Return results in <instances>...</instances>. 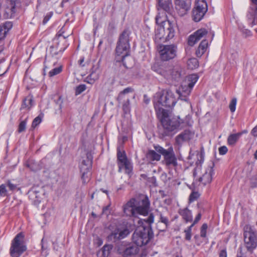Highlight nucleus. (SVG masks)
<instances>
[{
    "label": "nucleus",
    "mask_w": 257,
    "mask_h": 257,
    "mask_svg": "<svg viewBox=\"0 0 257 257\" xmlns=\"http://www.w3.org/2000/svg\"><path fill=\"white\" fill-rule=\"evenodd\" d=\"M219 257H227V252L226 249L220 250L219 252Z\"/></svg>",
    "instance_id": "obj_59"
},
{
    "label": "nucleus",
    "mask_w": 257,
    "mask_h": 257,
    "mask_svg": "<svg viewBox=\"0 0 257 257\" xmlns=\"http://www.w3.org/2000/svg\"><path fill=\"white\" fill-rule=\"evenodd\" d=\"M236 103L237 99L236 98H233L231 99L229 105V107L231 112H233L235 111L236 109Z\"/></svg>",
    "instance_id": "obj_42"
},
{
    "label": "nucleus",
    "mask_w": 257,
    "mask_h": 257,
    "mask_svg": "<svg viewBox=\"0 0 257 257\" xmlns=\"http://www.w3.org/2000/svg\"><path fill=\"white\" fill-rule=\"evenodd\" d=\"M175 8L180 16H183L190 9L191 0H175Z\"/></svg>",
    "instance_id": "obj_14"
},
{
    "label": "nucleus",
    "mask_w": 257,
    "mask_h": 257,
    "mask_svg": "<svg viewBox=\"0 0 257 257\" xmlns=\"http://www.w3.org/2000/svg\"><path fill=\"white\" fill-rule=\"evenodd\" d=\"M154 216L150 213L146 219H140L138 221L137 228L132 235L134 243L139 246L147 244L154 236L151 224L154 222Z\"/></svg>",
    "instance_id": "obj_1"
},
{
    "label": "nucleus",
    "mask_w": 257,
    "mask_h": 257,
    "mask_svg": "<svg viewBox=\"0 0 257 257\" xmlns=\"http://www.w3.org/2000/svg\"><path fill=\"white\" fill-rule=\"evenodd\" d=\"M117 160L119 172H121L122 169L124 168L126 174H130L132 173L133 167L124 152H121L120 150L117 149Z\"/></svg>",
    "instance_id": "obj_12"
},
{
    "label": "nucleus",
    "mask_w": 257,
    "mask_h": 257,
    "mask_svg": "<svg viewBox=\"0 0 257 257\" xmlns=\"http://www.w3.org/2000/svg\"><path fill=\"white\" fill-rule=\"evenodd\" d=\"M254 5L252 6L248 13L247 17L251 21L253 25H257V0H251Z\"/></svg>",
    "instance_id": "obj_20"
},
{
    "label": "nucleus",
    "mask_w": 257,
    "mask_h": 257,
    "mask_svg": "<svg viewBox=\"0 0 257 257\" xmlns=\"http://www.w3.org/2000/svg\"><path fill=\"white\" fill-rule=\"evenodd\" d=\"M194 135V133L190 130H185L176 137L175 142L178 145H181L184 142L189 141L192 139Z\"/></svg>",
    "instance_id": "obj_19"
},
{
    "label": "nucleus",
    "mask_w": 257,
    "mask_h": 257,
    "mask_svg": "<svg viewBox=\"0 0 257 257\" xmlns=\"http://www.w3.org/2000/svg\"><path fill=\"white\" fill-rule=\"evenodd\" d=\"M6 184L9 187V190L12 191L15 190L17 188V185L13 184L10 180H8Z\"/></svg>",
    "instance_id": "obj_49"
},
{
    "label": "nucleus",
    "mask_w": 257,
    "mask_h": 257,
    "mask_svg": "<svg viewBox=\"0 0 257 257\" xmlns=\"http://www.w3.org/2000/svg\"><path fill=\"white\" fill-rule=\"evenodd\" d=\"M27 121V118H26L25 120L21 121V122L20 123V124L19 125V127H18V130L19 133H22V132L25 131V130L26 129V127Z\"/></svg>",
    "instance_id": "obj_41"
},
{
    "label": "nucleus",
    "mask_w": 257,
    "mask_h": 257,
    "mask_svg": "<svg viewBox=\"0 0 257 257\" xmlns=\"http://www.w3.org/2000/svg\"><path fill=\"white\" fill-rule=\"evenodd\" d=\"M159 51L161 59L168 61L176 56L177 47L175 45H160Z\"/></svg>",
    "instance_id": "obj_13"
},
{
    "label": "nucleus",
    "mask_w": 257,
    "mask_h": 257,
    "mask_svg": "<svg viewBox=\"0 0 257 257\" xmlns=\"http://www.w3.org/2000/svg\"><path fill=\"white\" fill-rule=\"evenodd\" d=\"M139 246L136 244H131L127 246L123 251L124 257H128L138 254L140 251Z\"/></svg>",
    "instance_id": "obj_22"
},
{
    "label": "nucleus",
    "mask_w": 257,
    "mask_h": 257,
    "mask_svg": "<svg viewBox=\"0 0 257 257\" xmlns=\"http://www.w3.org/2000/svg\"><path fill=\"white\" fill-rule=\"evenodd\" d=\"M194 33L199 41L202 38H205V39L208 40L210 39L211 41L214 35L213 33L212 34L211 33H208V31L205 28L198 29Z\"/></svg>",
    "instance_id": "obj_21"
},
{
    "label": "nucleus",
    "mask_w": 257,
    "mask_h": 257,
    "mask_svg": "<svg viewBox=\"0 0 257 257\" xmlns=\"http://www.w3.org/2000/svg\"><path fill=\"white\" fill-rule=\"evenodd\" d=\"M130 32L128 30L125 29L120 34L115 49L116 54L118 56H121L122 61L125 57L129 55L130 45L129 43V36Z\"/></svg>",
    "instance_id": "obj_5"
},
{
    "label": "nucleus",
    "mask_w": 257,
    "mask_h": 257,
    "mask_svg": "<svg viewBox=\"0 0 257 257\" xmlns=\"http://www.w3.org/2000/svg\"><path fill=\"white\" fill-rule=\"evenodd\" d=\"M195 224V223L193 222V223L186 229L192 232V228Z\"/></svg>",
    "instance_id": "obj_64"
},
{
    "label": "nucleus",
    "mask_w": 257,
    "mask_h": 257,
    "mask_svg": "<svg viewBox=\"0 0 257 257\" xmlns=\"http://www.w3.org/2000/svg\"><path fill=\"white\" fill-rule=\"evenodd\" d=\"M90 63V61L87 60L84 63V58L81 57L80 59L78 61V64L79 65L82 67H84L85 66H88Z\"/></svg>",
    "instance_id": "obj_51"
},
{
    "label": "nucleus",
    "mask_w": 257,
    "mask_h": 257,
    "mask_svg": "<svg viewBox=\"0 0 257 257\" xmlns=\"http://www.w3.org/2000/svg\"><path fill=\"white\" fill-rule=\"evenodd\" d=\"M86 89V86L85 84H80L77 86L75 89V95H77L81 94Z\"/></svg>",
    "instance_id": "obj_40"
},
{
    "label": "nucleus",
    "mask_w": 257,
    "mask_h": 257,
    "mask_svg": "<svg viewBox=\"0 0 257 257\" xmlns=\"http://www.w3.org/2000/svg\"><path fill=\"white\" fill-rule=\"evenodd\" d=\"M156 151L164 157L165 164L168 166L176 167L177 166V158L172 147L165 149L159 145L155 146Z\"/></svg>",
    "instance_id": "obj_10"
},
{
    "label": "nucleus",
    "mask_w": 257,
    "mask_h": 257,
    "mask_svg": "<svg viewBox=\"0 0 257 257\" xmlns=\"http://www.w3.org/2000/svg\"><path fill=\"white\" fill-rule=\"evenodd\" d=\"M92 160V158L91 154L87 153L86 155V159L83 160L80 165V170L82 174V178L84 180V176L89 172L91 168Z\"/></svg>",
    "instance_id": "obj_16"
},
{
    "label": "nucleus",
    "mask_w": 257,
    "mask_h": 257,
    "mask_svg": "<svg viewBox=\"0 0 257 257\" xmlns=\"http://www.w3.org/2000/svg\"><path fill=\"white\" fill-rule=\"evenodd\" d=\"M200 196L198 192H192L189 196V202H192L197 200Z\"/></svg>",
    "instance_id": "obj_47"
},
{
    "label": "nucleus",
    "mask_w": 257,
    "mask_h": 257,
    "mask_svg": "<svg viewBox=\"0 0 257 257\" xmlns=\"http://www.w3.org/2000/svg\"><path fill=\"white\" fill-rule=\"evenodd\" d=\"M52 62L53 66H55L56 64L57 63V60L55 58L52 57L51 60H48L47 58H46L45 62H44V66H45V69L47 68H49L51 66L50 62Z\"/></svg>",
    "instance_id": "obj_35"
},
{
    "label": "nucleus",
    "mask_w": 257,
    "mask_h": 257,
    "mask_svg": "<svg viewBox=\"0 0 257 257\" xmlns=\"http://www.w3.org/2000/svg\"><path fill=\"white\" fill-rule=\"evenodd\" d=\"M157 72L161 75L164 77L167 80L174 79L176 81H179L181 77V73L179 70L174 69L171 70H164L159 68L157 70Z\"/></svg>",
    "instance_id": "obj_15"
},
{
    "label": "nucleus",
    "mask_w": 257,
    "mask_h": 257,
    "mask_svg": "<svg viewBox=\"0 0 257 257\" xmlns=\"http://www.w3.org/2000/svg\"><path fill=\"white\" fill-rule=\"evenodd\" d=\"M175 35L174 25L170 21H164L156 30L155 40L157 42H165Z\"/></svg>",
    "instance_id": "obj_4"
},
{
    "label": "nucleus",
    "mask_w": 257,
    "mask_h": 257,
    "mask_svg": "<svg viewBox=\"0 0 257 257\" xmlns=\"http://www.w3.org/2000/svg\"><path fill=\"white\" fill-rule=\"evenodd\" d=\"M42 117L39 115L37 116L33 121L32 124V127L35 128L42 121Z\"/></svg>",
    "instance_id": "obj_43"
},
{
    "label": "nucleus",
    "mask_w": 257,
    "mask_h": 257,
    "mask_svg": "<svg viewBox=\"0 0 257 257\" xmlns=\"http://www.w3.org/2000/svg\"><path fill=\"white\" fill-rule=\"evenodd\" d=\"M17 0H7L4 17L5 19L11 18L16 13V3Z\"/></svg>",
    "instance_id": "obj_18"
},
{
    "label": "nucleus",
    "mask_w": 257,
    "mask_h": 257,
    "mask_svg": "<svg viewBox=\"0 0 257 257\" xmlns=\"http://www.w3.org/2000/svg\"><path fill=\"white\" fill-rule=\"evenodd\" d=\"M55 102L56 104L58 105L59 109L62 108V105L63 103V100L61 96H58L57 100H55Z\"/></svg>",
    "instance_id": "obj_54"
},
{
    "label": "nucleus",
    "mask_w": 257,
    "mask_h": 257,
    "mask_svg": "<svg viewBox=\"0 0 257 257\" xmlns=\"http://www.w3.org/2000/svg\"><path fill=\"white\" fill-rule=\"evenodd\" d=\"M131 109V103L129 99H127L122 105V109L126 113L130 112Z\"/></svg>",
    "instance_id": "obj_38"
},
{
    "label": "nucleus",
    "mask_w": 257,
    "mask_h": 257,
    "mask_svg": "<svg viewBox=\"0 0 257 257\" xmlns=\"http://www.w3.org/2000/svg\"><path fill=\"white\" fill-rule=\"evenodd\" d=\"M208 10L207 4L204 0H198L192 11L193 20L198 22L204 17Z\"/></svg>",
    "instance_id": "obj_11"
},
{
    "label": "nucleus",
    "mask_w": 257,
    "mask_h": 257,
    "mask_svg": "<svg viewBox=\"0 0 257 257\" xmlns=\"http://www.w3.org/2000/svg\"><path fill=\"white\" fill-rule=\"evenodd\" d=\"M158 97L157 102L154 103L155 107L156 105H157L160 108H162V106L171 108L173 107L176 103V99L174 94L170 90L164 91L162 94L159 93Z\"/></svg>",
    "instance_id": "obj_9"
},
{
    "label": "nucleus",
    "mask_w": 257,
    "mask_h": 257,
    "mask_svg": "<svg viewBox=\"0 0 257 257\" xmlns=\"http://www.w3.org/2000/svg\"><path fill=\"white\" fill-rule=\"evenodd\" d=\"M6 66L5 64V61L4 60H0V76L5 74L7 71Z\"/></svg>",
    "instance_id": "obj_45"
},
{
    "label": "nucleus",
    "mask_w": 257,
    "mask_h": 257,
    "mask_svg": "<svg viewBox=\"0 0 257 257\" xmlns=\"http://www.w3.org/2000/svg\"><path fill=\"white\" fill-rule=\"evenodd\" d=\"M155 110L163 128V136H168L182 129L184 122L179 116H169L168 111L157 105L155 106Z\"/></svg>",
    "instance_id": "obj_2"
},
{
    "label": "nucleus",
    "mask_w": 257,
    "mask_h": 257,
    "mask_svg": "<svg viewBox=\"0 0 257 257\" xmlns=\"http://www.w3.org/2000/svg\"><path fill=\"white\" fill-rule=\"evenodd\" d=\"M178 213L182 217L186 222H191L193 220L192 212L188 207L179 209Z\"/></svg>",
    "instance_id": "obj_24"
},
{
    "label": "nucleus",
    "mask_w": 257,
    "mask_h": 257,
    "mask_svg": "<svg viewBox=\"0 0 257 257\" xmlns=\"http://www.w3.org/2000/svg\"><path fill=\"white\" fill-rule=\"evenodd\" d=\"M208 46V40L204 39L200 43L196 51V55L198 57H201L206 52Z\"/></svg>",
    "instance_id": "obj_25"
},
{
    "label": "nucleus",
    "mask_w": 257,
    "mask_h": 257,
    "mask_svg": "<svg viewBox=\"0 0 257 257\" xmlns=\"http://www.w3.org/2000/svg\"><path fill=\"white\" fill-rule=\"evenodd\" d=\"M133 89L132 87H127L124 89L122 91L120 92L119 95L118 96V99H121L122 98V95L124 94L128 93L129 92H132L133 91Z\"/></svg>",
    "instance_id": "obj_48"
},
{
    "label": "nucleus",
    "mask_w": 257,
    "mask_h": 257,
    "mask_svg": "<svg viewBox=\"0 0 257 257\" xmlns=\"http://www.w3.org/2000/svg\"><path fill=\"white\" fill-rule=\"evenodd\" d=\"M6 184H3L0 185V196L5 197L8 196V190L6 188Z\"/></svg>",
    "instance_id": "obj_39"
},
{
    "label": "nucleus",
    "mask_w": 257,
    "mask_h": 257,
    "mask_svg": "<svg viewBox=\"0 0 257 257\" xmlns=\"http://www.w3.org/2000/svg\"><path fill=\"white\" fill-rule=\"evenodd\" d=\"M62 66H59L56 68H54L52 69L49 72V76L50 77H53L55 75H56L58 74H59L62 71Z\"/></svg>",
    "instance_id": "obj_34"
},
{
    "label": "nucleus",
    "mask_w": 257,
    "mask_h": 257,
    "mask_svg": "<svg viewBox=\"0 0 257 257\" xmlns=\"http://www.w3.org/2000/svg\"><path fill=\"white\" fill-rule=\"evenodd\" d=\"M239 29L244 37H247L251 35V32L246 29H245L243 27H239Z\"/></svg>",
    "instance_id": "obj_46"
},
{
    "label": "nucleus",
    "mask_w": 257,
    "mask_h": 257,
    "mask_svg": "<svg viewBox=\"0 0 257 257\" xmlns=\"http://www.w3.org/2000/svg\"><path fill=\"white\" fill-rule=\"evenodd\" d=\"M27 245L22 233H18L11 243L10 251L12 257H20L26 250Z\"/></svg>",
    "instance_id": "obj_7"
},
{
    "label": "nucleus",
    "mask_w": 257,
    "mask_h": 257,
    "mask_svg": "<svg viewBox=\"0 0 257 257\" xmlns=\"http://www.w3.org/2000/svg\"><path fill=\"white\" fill-rule=\"evenodd\" d=\"M119 68H120V70H121V73H124L125 69L127 68L126 65L124 63L120 64V65L119 66Z\"/></svg>",
    "instance_id": "obj_60"
},
{
    "label": "nucleus",
    "mask_w": 257,
    "mask_h": 257,
    "mask_svg": "<svg viewBox=\"0 0 257 257\" xmlns=\"http://www.w3.org/2000/svg\"><path fill=\"white\" fill-rule=\"evenodd\" d=\"M115 29V23L113 21H110L108 25V30L110 31L113 30Z\"/></svg>",
    "instance_id": "obj_57"
},
{
    "label": "nucleus",
    "mask_w": 257,
    "mask_h": 257,
    "mask_svg": "<svg viewBox=\"0 0 257 257\" xmlns=\"http://www.w3.org/2000/svg\"><path fill=\"white\" fill-rule=\"evenodd\" d=\"M130 233V231L127 228H125L123 230H120L119 228V235L120 239L124 238Z\"/></svg>",
    "instance_id": "obj_36"
},
{
    "label": "nucleus",
    "mask_w": 257,
    "mask_h": 257,
    "mask_svg": "<svg viewBox=\"0 0 257 257\" xmlns=\"http://www.w3.org/2000/svg\"><path fill=\"white\" fill-rule=\"evenodd\" d=\"M198 41H199L194 33L189 36L188 38V44L190 46H194Z\"/></svg>",
    "instance_id": "obj_33"
},
{
    "label": "nucleus",
    "mask_w": 257,
    "mask_h": 257,
    "mask_svg": "<svg viewBox=\"0 0 257 257\" xmlns=\"http://www.w3.org/2000/svg\"><path fill=\"white\" fill-rule=\"evenodd\" d=\"M112 248V246L111 245H104L101 249L102 256L103 257H108Z\"/></svg>",
    "instance_id": "obj_32"
},
{
    "label": "nucleus",
    "mask_w": 257,
    "mask_h": 257,
    "mask_svg": "<svg viewBox=\"0 0 257 257\" xmlns=\"http://www.w3.org/2000/svg\"><path fill=\"white\" fill-rule=\"evenodd\" d=\"M82 180H83V182L84 183H86L87 181L89 180V176H88V173L85 174L84 176V179L85 180L81 177Z\"/></svg>",
    "instance_id": "obj_63"
},
{
    "label": "nucleus",
    "mask_w": 257,
    "mask_h": 257,
    "mask_svg": "<svg viewBox=\"0 0 257 257\" xmlns=\"http://www.w3.org/2000/svg\"><path fill=\"white\" fill-rule=\"evenodd\" d=\"M208 225L206 223L202 224L200 229V236L202 237H205L206 236L207 229Z\"/></svg>",
    "instance_id": "obj_44"
},
{
    "label": "nucleus",
    "mask_w": 257,
    "mask_h": 257,
    "mask_svg": "<svg viewBox=\"0 0 257 257\" xmlns=\"http://www.w3.org/2000/svg\"><path fill=\"white\" fill-rule=\"evenodd\" d=\"M251 134L253 136L257 137V125L252 130Z\"/></svg>",
    "instance_id": "obj_62"
},
{
    "label": "nucleus",
    "mask_w": 257,
    "mask_h": 257,
    "mask_svg": "<svg viewBox=\"0 0 257 257\" xmlns=\"http://www.w3.org/2000/svg\"><path fill=\"white\" fill-rule=\"evenodd\" d=\"M198 79V77L196 74H192L189 76L187 80L184 81L179 89H177V92L181 99L186 100Z\"/></svg>",
    "instance_id": "obj_8"
},
{
    "label": "nucleus",
    "mask_w": 257,
    "mask_h": 257,
    "mask_svg": "<svg viewBox=\"0 0 257 257\" xmlns=\"http://www.w3.org/2000/svg\"><path fill=\"white\" fill-rule=\"evenodd\" d=\"M108 240L112 242H116L120 240L119 235V228H116L108 236Z\"/></svg>",
    "instance_id": "obj_29"
},
{
    "label": "nucleus",
    "mask_w": 257,
    "mask_h": 257,
    "mask_svg": "<svg viewBox=\"0 0 257 257\" xmlns=\"http://www.w3.org/2000/svg\"><path fill=\"white\" fill-rule=\"evenodd\" d=\"M187 65L191 69H196L199 66V62L196 58H192L188 60Z\"/></svg>",
    "instance_id": "obj_30"
},
{
    "label": "nucleus",
    "mask_w": 257,
    "mask_h": 257,
    "mask_svg": "<svg viewBox=\"0 0 257 257\" xmlns=\"http://www.w3.org/2000/svg\"><path fill=\"white\" fill-rule=\"evenodd\" d=\"M214 164L211 166H208L205 171L202 177H200L199 181L201 182L204 185L209 184L211 182L212 180V176L214 174L213 170Z\"/></svg>",
    "instance_id": "obj_17"
},
{
    "label": "nucleus",
    "mask_w": 257,
    "mask_h": 257,
    "mask_svg": "<svg viewBox=\"0 0 257 257\" xmlns=\"http://www.w3.org/2000/svg\"><path fill=\"white\" fill-rule=\"evenodd\" d=\"M52 16V14L50 13L49 14H47L44 18L43 21V24L44 25L46 24L48 21L50 20V18Z\"/></svg>",
    "instance_id": "obj_58"
},
{
    "label": "nucleus",
    "mask_w": 257,
    "mask_h": 257,
    "mask_svg": "<svg viewBox=\"0 0 257 257\" xmlns=\"http://www.w3.org/2000/svg\"><path fill=\"white\" fill-rule=\"evenodd\" d=\"M243 240L248 251L252 252L257 247V231L249 225L243 228Z\"/></svg>",
    "instance_id": "obj_6"
},
{
    "label": "nucleus",
    "mask_w": 257,
    "mask_h": 257,
    "mask_svg": "<svg viewBox=\"0 0 257 257\" xmlns=\"http://www.w3.org/2000/svg\"><path fill=\"white\" fill-rule=\"evenodd\" d=\"M184 232L185 233V239L187 240H189V241L190 240V239L191 238V236H192L191 232L185 229L184 230Z\"/></svg>",
    "instance_id": "obj_56"
},
{
    "label": "nucleus",
    "mask_w": 257,
    "mask_h": 257,
    "mask_svg": "<svg viewBox=\"0 0 257 257\" xmlns=\"http://www.w3.org/2000/svg\"><path fill=\"white\" fill-rule=\"evenodd\" d=\"M160 221L161 222L164 223L167 227L169 224V219L167 217L163 216L162 214L160 215Z\"/></svg>",
    "instance_id": "obj_53"
},
{
    "label": "nucleus",
    "mask_w": 257,
    "mask_h": 257,
    "mask_svg": "<svg viewBox=\"0 0 257 257\" xmlns=\"http://www.w3.org/2000/svg\"><path fill=\"white\" fill-rule=\"evenodd\" d=\"M33 99L31 97L28 96L23 100L21 109L27 108L30 109L32 105Z\"/></svg>",
    "instance_id": "obj_31"
},
{
    "label": "nucleus",
    "mask_w": 257,
    "mask_h": 257,
    "mask_svg": "<svg viewBox=\"0 0 257 257\" xmlns=\"http://www.w3.org/2000/svg\"><path fill=\"white\" fill-rule=\"evenodd\" d=\"M150 206V203L147 196L138 204H136V199L133 198L123 206V211L127 216H146L149 213Z\"/></svg>",
    "instance_id": "obj_3"
},
{
    "label": "nucleus",
    "mask_w": 257,
    "mask_h": 257,
    "mask_svg": "<svg viewBox=\"0 0 257 257\" xmlns=\"http://www.w3.org/2000/svg\"><path fill=\"white\" fill-rule=\"evenodd\" d=\"M228 149L226 146H222L219 148V153L220 155H225L227 152Z\"/></svg>",
    "instance_id": "obj_55"
},
{
    "label": "nucleus",
    "mask_w": 257,
    "mask_h": 257,
    "mask_svg": "<svg viewBox=\"0 0 257 257\" xmlns=\"http://www.w3.org/2000/svg\"><path fill=\"white\" fill-rule=\"evenodd\" d=\"M12 27V23L8 21L0 25V41L5 39Z\"/></svg>",
    "instance_id": "obj_23"
},
{
    "label": "nucleus",
    "mask_w": 257,
    "mask_h": 257,
    "mask_svg": "<svg viewBox=\"0 0 257 257\" xmlns=\"http://www.w3.org/2000/svg\"><path fill=\"white\" fill-rule=\"evenodd\" d=\"M201 217V214L200 213H199L197 214V215L196 216L193 222L194 223L196 224L200 220Z\"/></svg>",
    "instance_id": "obj_61"
},
{
    "label": "nucleus",
    "mask_w": 257,
    "mask_h": 257,
    "mask_svg": "<svg viewBox=\"0 0 257 257\" xmlns=\"http://www.w3.org/2000/svg\"><path fill=\"white\" fill-rule=\"evenodd\" d=\"M110 213V205H108L103 207L102 214H105L107 216H108L109 215Z\"/></svg>",
    "instance_id": "obj_52"
},
{
    "label": "nucleus",
    "mask_w": 257,
    "mask_h": 257,
    "mask_svg": "<svg viewBox=\"0 0 257 257\" xmlns=\"http://www.w3.org/2000/svg\"><path fill=\"white\" fill-rule=\"evenodd\" d=\"M200 160L198 159V161L196 163V164L197 165V167L194 169V172H193V176L194 177H196L197 176V172L201 170V165H199V164H201V161L202 162L203 161V160L202 159V157L201 155H200Z\"/></svg>",
    "instance_id": "obj_37"
},
{
    "label": "nucleus",
    "mask_w": 257,
    "mask_h": 257,
    "mask_svg": "<svg viewBox=\"0 0 257 257\" xmlns=\"http://www.w3.org/2000/svg\"><path fill=\"white\" fill-rule=\"evenodd\" d=\"M158 4L159 7L167 13L172 8L171 0H159Z\"/></svg>",
    "instance_id": "obj_26"
},
{
    "label": "nucleus",
    "mask_w": 257,
    "mask_h": 257,
    "mask_svg": "<svg viewBox=\"0 0 257 257\" xmlns=\"http://www.w3.org/2000/svg\"><path fill=\"white\" fill-rule=\"evenodd\" d=\"M250 186L253 188L257 187V175L250 178Z\"/></svg>",
    "instance_id": "obj_50"
},
{
    "label": "nucleus",
    "mask_w": 257,
    "mask_h": 257,
    "mask_svg": "<svg viewBox=\"0 0 257 257\" xmlns=\"http://www.w3.org/2000/svg\"><path fill=\"white\" fill-rule=\"evenodd\" d=\"M161 155L157 153V152L156 150H149L146 154V157L147 159L150 160V161H158L161 159Z\"/></svg>",
    "instance_id": "obj_27"
},
{
    "label": "nucleus",
    "mask_w": 257,
    "mask_h": 257,
    "mask_svg": "<svg viewBox=\"0 0 257 257\" xmlns=\"http://www.w3.org/2000/svg\"><path fill=\"white\" fill-rule=\"evenodd\" d=\"M241 135V133H238L229 135L227 139L228 144L230 146L234 145L238 140Z\"/></svg>",
    "instance_id": "obj_28"
}]
</instances>
